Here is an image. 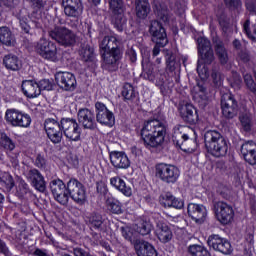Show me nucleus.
<instances>
[{
	"instance_id": "f257e3e1",
	"label": "nucleus",
	"mask_w": 256,
	"mask_h": 256,
	"mask_svg": "<svg viewBox=\"0 0 256 256\" xmlns=\"http://www.w3.org/2000/svg\"><path fill=\"white\" fill-rule=\"evenodd\" d=\"M50 191L60 205H67L69 197L77 203V205H85L87 202V194L85 186L77 178H70L65 185L61 179H55L50 182Z\"/></svg>"
},
{
	"instance_id": "f03ea898",
	"label": "nucleus",
	"mask_w": 256,
	"mask_h": 256,
	"mask_svg": "<svg viewBox=\"0 0 256 256\" xmlns=\"http://www.w3.org/2000/svg\"><path fill=\"white\" fill-rule=\"evenodd\" d=\"M153 11L157 17V20L150 22L149 33L152 37V41H161V45H167L169 40L167 39V32L163 23H169V9L167 5L154 0L152 3Z\"/></svg>"
},
{
	"instance_id": "7ed1b4c3",
	"label": "nucleus",
	"mask_w": 256,
	"mask_h": 256,
	"mask_svg": "<svg viewBox=\"0 0 256 256\" xmlns=\"http://www.w3.org/2000/svg\"><path fill=\"white\" fill-rule=\"evenodd\" d=\"M167 135L165 122L159 118L148 120L141 129V138L145 147H161Z\"/></svg>"
},
{
	"instance_id": "20e7f679",
	"label": "nucleus",
	"mask_w": 256,
	"mask_h": 256,
	"mask_svg": "<svg viewBox=\"0 0 256 256\" xmlns=\"http://www.w3.org/2000/svg\"><path fill=\"white\" fill-rule=\"evenodd\" d=\"M205 147L213 157H225L229 151V140L217 130H208L204 133Z\"/></svg>"
},
{
	"instance_id": "39448f33",
	"label": "nucleus",
	"mask_w": 256,
	"mask_h": 256,
	"mask_svg": "<svg viewBox=\"0 0 256 256\" xmlns=\"http://www.w3.org/2000/svg\"><path fill=\"white\" fill-rule=\"evenodd\" d=\"M48 35L63 47H73L77 43V34L65 26H55L48 31Z\"/></svg>"
},
{
	"instance_id": "423d86ee",
	"label": "nucleus",
	"mask_w": 256,
	"mask_h": 256,
	"mask_svg": "<svg viewBox=\"0 0 256 256\" xmlns=\"http://www.w3.org/2000/svg\"><path fill=\"white\" fill-rule=\"evenodd\" d=\"M110 13H111V23L117 29V31H123L127 19L123 14L125 11V4L123 0H108Z\"/></svg>"
},
{
	"instance_id": "0eeeda50",
	"label": "nucleus",
	"mask_w": 256,
	"mask_h": 256,
	"mask_svg": "<svg viewBox=\"0 0 256 256\" xmlns=\"http://www.w3.org/2000/svg\"><path fill=\"white\" fill-rule=\"evenodd\" d=\"M156 177L163 181V183L173 184L177 183L179 179V168L177 166L167 163H159L155 166Z\"/></svg>"
},
{
	"instance_id": "6e6552de",
	"label": "nucleus",
	"mask_w": 256,
	"mask_h": 256,
	"mask_svg": "<svg viewBox=\"0 0 256 256\" xmlns=\"http://www.w3.org/2000/svg\"><path fill=\"white\" fill-rule=\"evenodd\" d=\"M212 211L216 215L217 220L222 225H229L235 217V211H233V206L227 204L224 201H213Z\"/></svg>"
},
{
	"instance_id": "1a4fd4ad",
	"label": "nucleus",
	"mask_w": 256,
	"mask_h": 256,
	"mask_svg": "<svg viewBox=\"0 0 256 256\" xmlns=\"http://www.w3.org/2000/svg\"><path fill=\"white\" fill-rule=\"evenodd\" d=\"M185 129H188L184 126H180L174 129L172 135V141L176 147H179L185 153H189L195 149V140L189 137V134L185 133Z\"/></svg>"
},
{
	"instance_id": "9d476101",
	"label": "nucleus",
	"mask_w": 256,
	"mask_h": 256,
	"mask_svg": "<svg viewBox=\"0 0 256 256\" xmlns=\"http://www.w3.org/2000/svg\"><path fill=\"white\" fill-rule=\"evenodd\" d=\"M44 129L48 139H50L54 145H58V143L63 141V128L61 127V120L59 122L57 118H47L44 121Z\"/></svg>"
},
{
	"instance_id": "9b49d317",
	"label": "nucleus",
	"mask_w": 256,
	"mask_h": 256,
	"mask_svg": "<svg viewBox=\"0 0 256 256\" xmlns=\"http://www.w3.org/2000/svg\"><path fill=\"white\" fill-rule=\"evenodd\" d=\"M36 52L42 59H46L47 61H52L53 63L59 61V57L57 56V45L47 39L39 40L36 45Z\"/></svg>"
},
{
	"instance_id": "f8f14e48",
	"label": "nucleus",
	"mask_w": 256,
	"mask_h": 256,
	"mask_svg": "<svg viewBox=\"0 0 256 256\" xmlns=\"http://www.w3.org/2000/svg\"><path fill=\"white\" fill-rule=\"evenodd\" d=\"M62 133H64L66 139L70 141H81V126L77 123L76 119L73 118H62L61 119Z\"/></svg>"
},
{
	"instance_id": "ddd939ff",
	"label": "nucleus",
	"mask_w": 256,
	"mask_h": 256,
	"mask_svg": "<svg viewBox=\"0 0 256 256\" xmlns=\"http://www.w3.org/2000/svg\"><path fill=\"white\" fill-rule=\"evenodd\" d=\"M94 107L96 123L104 127H113L115 125V114L103 102H96Z\"/></svg>"
},
{
	"instance_id": "4468645a",
	"label": "nucleus",
	"mask_w": 256,
	"mask_h": 256,
	"mask_svg": "<svg viewBox=\"0 0 256 256\" xmlns=\"http://www.w3.org/2000/svg\"><path fill=\"white\" fill-rule=\"evenodd\" d=\"M103 67L106 71H117L119 69V61L123 59V50L101 51Z\"/></svg>"
},
{
	"instance_id": "2eb2a0df",
	"label": "nucleus",
	"mask_w": 256,
	"mask_h": 256,
	"mask_svg": "<svg viewBox=\"0 0 256 256\" xmlns=\"http://www.w3.org/2000/svg\"><path fill=\"white\" fill-rule=\"evenodd\" d=\"M5 119L13 127H29L31 125V116L15 109L6 110Z\"/></svg>"
},
{
	"instance_id": "dca6fc26",
	"label": "nucleus",
	"mask_w": 256,
	"mask_h": 256,
	"mask_svg": "<svg viewBox=\"0 0 256 256\" xmlns=\"http://www.w3.org/2000/svg\"><path fill=\"white\" fill-rule=\"evenodd\" d=\"M198 55L204 65H211L215 61V53L211 47V41L205 37L197 39Z\"/></svg>"
},
{
	"instance_id": "f3484780",
	"label": "nucleus",
	"mask_w": 256,
	"mask_h": 256,
	"mask_svg": "<svg viewBox=\"0 0 256 256\" xmlns=\"http://www.w3.org/2000/svg\"><path fill=\"white\" fill-rule=\"evenodd\" d=\"M221 109L222 115L226 119H233V117H236L237 111H239V106L237 104V100L233 97V94L226 93L222 96Z\"/></svg>"
},
{
	"instance_id": "a211bd4d",
	"label": "nucleus",
	"mask_w": 256,
	"mask_h": 256,
	"mask_svg": "<svg viewBox=\"0 0 256 256\" xmlns=\"http://www.w3.org/2000/svg\"><path fill=\"white\" fill-rule=\"evenodd\" d=\"M207 245L214 249V251H219L223 255H231L233 248L231 247V242L217 234H212L208 237Z\"/></svg>"
},
{
	"instance_id": "6ab92c4d",
	"label": "nucleus",
	"mask_w": 256,
	"mask_h": 256,
	"mask_svg": "<svg viewBox=\"0 0 256 256\" xmlns=\"http://www.w3.org/2000/svg\"><path fill=\"white\" fill-rule=\"evenodd\" d=\"M55 81L63 91H73L77 89V79L75 75L70 72H57L55 74Z\"/></svg>"
},
{
	"instance_id": "aec40b11",
	"label": "nucleus",
	"mask_w": 256,
	"mask_h": 256,
	"mask_svg": "<svg viewBox=\"0 0 256 256\" xmlns=\"http://www.w3.org/2000/svg\"><path fill=\"white\" fill-rule=\"evenodd\" d=\"M78 122L82 125L83 129H88L89 131H95L97 129V119L96 115L89 108H81L77 114Z\"/></svg>"
},
{
	"instance_id": "412c9836",
	"label": "nucleus",
	"mask_w": 256,
	"mask_h": 256,
	"mask_svg": "<svg viewBox=\"0 0 256 256\" xmlns=\"http://www.w3.org/2000/svg\"><path fill=\"white\" fill-rule=\"evenodd\" d=\"M26 179L30 181L31 185L40 193H45L47 184L45 183V177L36 168H30L25 173Z\"/></svg>"
},
{
	"instance_id": "4be33fe9",
	"label": "nucleus",
	"mask_w": 256,
	"mask_h": 256,
	"mask_svg": "<svg viewBox=\"0 0 256 256\" xmlns=\"http://www.w3.org/2000/svg\"><path fill=\"white\" fill-rule=\"evenodd\" d=\"M156 224V237L160 243H169L171 239H173V231H171V227L163 220L162 218L157 219L155 221Z\"/></svg>"
},
{
	"instance_id": "5701e85b",
	"label": "nucleus",
	"mask_w": 256,
	"mask_h": 256,
	"mask_svg": "<svg viewBox=\"0 0 256 256\" xmlns=\"http://www.w3.org/2000/svg\"><path fill=\"white\" fill-rule=\"evenodd\" d=\"M62 7L66 17L79 19L83 13V3H81V0H62Z\"/></svg>"
},
{
	"instance_id": "b1692460",
	"label": "nucleus",
	"mask_w": 256,
	"mask_h": 256,
	"mask_svg": "<svg viewBox=\"0 0 256 256\" xmlns=\"http://www.w3.org/2000/svg\"><path fill=\"white\" fill-rule=\"evenodd\" d=\"M166 71L169 75H174V80L179 83V74L177 71L181 69V62L177 60V55L171 50H165Z\"/></svg>"
},
{
	"instance_id": "393cba45",
	"label": "nucleus",
	"mask_w": 256,
	"mask_h": 256,
	"mask_svg": "<svg viewBox=\"0 0 256 256\" xmlns=\"http://www.w3.org/2000/svg\"><path fill=\"white\" fill-rule=\"evenodd\" d=\"M109 157L110 163L115 169H129L131 167V160L123 151H112Z\"/></svg>"
},
{
	"instance_id": "a878e982",
	"label": "nucleus",
	"mask_w": 256,
	"mask_h": 256,
	"mask_svg": "<svg viewBox=\"0 0 256 256\" xmlns=\"http://www.w3.org/2000/svg\"><path fill=\"white\" fill-rule=\"evenodd\" d=\"M188 215L196 223H205L207 219V208L201 204L190 203L188 204Z\"/></svg>"
},
{
	"instance_id": "bb28decb",
	"label": "nucleus",
	"mask_w": 256,
	"mask_h": 256,
	"mask_svg": "<svg viewBox=\"0 0 256 256\" xmlns=\"http://www.w3.org/2000/svg\"><path fill=\"white\" fill-rule=\"evenodd\" d=\"M178 111L185 123L195 125L197 121H199V114H197V109H195L191 104L179 106Z\"/></svg>"
},
{
	"instance_id": "cd10ccee",
	"label": "nucleus",
	"mask_w": 256,
	"mask_h": 256,
	"mask_svg": "<svg viewBox=\"0 0 256 256\" xmlns=\"http://www.w3.org/2000/svg\"><path fill=\"white\" fill-rule=\"evenodd\" d=\"M17 19L19 21V25L26 35H32L33 28L39 29L40 24L37 21L29 20V15L25 14V11H20L17 15Z\"/></svg>"
},
{
	"instance_id": "c85d7f7f",
	"label": "nucleus",
	"mask_w": 256,
	"mask_h": 256,
	"mask_svg": "<svg viewBox=\"0 0 256 256\" xmlns=\"http://www.w3.org/2000/svg\"><path fill=\"white\" fill-rule=\"evenodd\" d=\"M22 93L28 99H35V97H39L40 88L35 80H23L22 81Z\"/></svg>"
},
{
	"instance_id": "c756f323",
	"label": "nucleus",
	"mask_w": 256,
	"mask_h": 256,
	"mask_svg": "<svg viewBox=\"0 0 256 256\" xmlns=\"http://www.w3.org/2000/svg\"><path fill=\"white\" fill-rule=\"evenodd\" d=\"M134 249L138 256H157L155 246L147 241H136Z\"/></svg>"
},
{
	"instance_id": "7c9ffc66",
	"label": "nucleus",
	"mask_w": 256,
	"mask_h": 256,
	"mask_svg": "<svg viewBox=\"0 0 256 256\" xmlns=\"http://www.w3.org/2000/svg\"><path fill=\"white\" fill-rule=\"evenodd\" d=\"M100 53L101 51H121L119 46V40L115 36H105L99 43Z\"/></svg>"
},
{
	"instance_id": "2f4dec72",
	"label": "nucleus",
	"mask_w": 256,
	"mask_h": 256,
	"mask_svg": "<svg viewBox=\"0 0 256 256\" xmlns=\"http://www.w3.org/2000/svg\"><path fill=\"white\" fill-rule=\"evenodd\" d=\"M85 221L86 225H88L90 229H94L95 231H103V223L105 220L98 212H92L87 215Z\"/></svg>"
},
{
	"instance_id": "473e14b6",
	"label": "nucleus",
	"mask_w": 256,
	"mask_h": 256,
	"mask_svg": "<svg viewBox=\"0 0 256 256\" xmlns=\"http://www.w3.org/2000/svg\"><path fill=\"white\" fill-rule=\"evenodd\" d=\"M110 184L112 187H115V189L120 191V193H123L125 197H131V195H133V189L125 183L124 179L113 177L110 179Z\"/></svg>"
},
{
	"instance_id": "72a5a7b5",
	"label": "nucleus",
	"mask_w": 256,
	"mask_h": 256,
	"mask_svg": "<svg viewBox=\"0 0 256 256\" xmlns=\"http://www.w3.org/2000/svg\"><path fill=\"white\" fill-rule=\"evenodd\" d=\"M141 77L147 81H155V65L149 61V58L142 59Z\"/></svg>"
},
{
	"instance_id": "f704fd0d",
	"label": "nucleus",
	"mask_w": 256,
	"mask_h": 256,
	"mask_svg": "<svg viewBox=\"0 0 256 256\" xmlns=\"http://www.w3.org/2000/svg\"><path fill=\"white\" fill-rule=\"evenodd\" d=\"M215 53L221 63V65H227L229 61V54L225 48V44L221 40H214Z\"/></svg>"
},
{
	"instance_id": "c9c22d12",
	"label": "nucleus",
	"mask_w": 256,
	"mask_h": 256,
	"mask_svg": "<svg viewBox=\"0 0 256 256\" xmlns=\"http://www.w3.org/2000/svg\"><path fill=\"white\" fill-rule=\"evenodd\" d=\"M106 207L113 215H123V204L113 196L106 197Z\"/></svg>"
},
{
	"instance_id": "e433bc0d",
	"label": "nucleus",
	"mask_w": 256,
	"mask_h": 256,
	"mask_svg": "<svg viewBox=\"0 0 256 256\" xmlns=\"http://www.w3.org/2000/svg\"><path fill=\"white\" fill-rule=\"evenodd\" d=\"M3 63L6 69H9L10 71H19V69L23 67L19 57L15 54H8L4 56Z\"/></svg>"
},
{
	"instance_id": "4c0bfd02",
	"label": "nucleus",
	"mask_w": 256,
	"mask_h": 256,
	"mask_svg": "<svg viewBox=\"0 0 256 256\" xmlns=\"http://www.w3.org/2000/svg\"><path fill=\"white\" fill-rule=\"evenodd\" d=\"M162 205L164 207H173L174 209H183V207H185V202L172 194L167 193L162 199Z\"/></svg>"
},
{
	"instance_id": "58836bf2",
	"label": "nucleus",
	"mask_w": 256,
	"mask_h": 256,
	"mask_svg": "<svg viewBox=\"0 0 256 256\" xmlns=\"http://www.w3.org/2000/svg\"><path fill=\"white\" fill-rule=\"evenodd\" d=\"M136 15L139 19H146L147 15L151 12L149 0H136Z\"/></svg>"
},
{
	"instance_id": "ea45409f",
	"label": "nucleus",
	"mask_w": 256,
	"mask_h": 256,
	"mask_svg": "<svg viewBox=\"0 0 256 256\" xmlns=\"http://www.w3.org/2000/svg\"><path fill=\"white\" fill-rule=\"evenodd\" d=\"M80 57L85 63H93L95 61V48L89 44H83L80 49Z\"/></svg>"
},
{
	"instance_id": "a19ab883",
	"label": "nucleus",
	"mask_w": 256,
	"mask_h": 256,
	"mask_svg": "<svg viewBox=\"0 0 256 256\" xmlns=\"http://www.w3.org/2000/svg\"><path fill=\"white\" fill-rule=\"evenodd\" d=\"M0 43L8 47L15 44V36L9 27H0Z\"/></svg>"
},
{
	"instance_id": "79ce46f5",
	"label": "nucleus",
	"mask_w": 256,
	"mask_h": 256,
	"mask_svg": "<svg viewBox=\"0 0 256 256\" xmlns=\"http://www.w3.org/2000/svg\"><path fill=\"white\" fill-rule=\"evenodd\" d=\"M135 231L145 237V235H150L153 231V224L149 220L141 219L135 227Z\"/></svg>"
},
{
	"instance_id": "37998d69",
	"label": "nucleus",
	"mask_w": 256,
	"mask_h": 256,
	"mask_svg": "<svg viewBox=\"0 0 256 256\" xmlns=\"http://www.w3.org/2000/svg\"><path fill=\"white\" fill-rule=\"evenodd\" d=\"M187 251L190 256H211V252L205 246L199 244L188 246Z\"/></svg>"
},
{
	"instance_id": "c03bdc74",
	"label": "nucleus",
	"mask_w": 256,
	"mask_h": 256,
	"mask_svg": "<svg viewBox=\"0 0 256 256\" xmlns=\"http://www.w3.org/2000/svg\"><path fill=\"white\" fill-rule=\"evenodd\" d=\"M122 97H124L125 101H133L137 97L135 87L130 83H125L122 87Z\"/></svg>"
},
{
	"instance_id": "a18cd8bd",
	"label": "nucleus",
	"mask_w": 256,
	"mask_h": 256,
	"mask_svg": "<svg viewBox=\"0 0 256 256\" xmlns=\"http://www.w3.org/2000/svg\"><path fill=\"white\" fill-rule=\"evenodd\" d=\"M28 193H31L29 184H27V182H25V180L23 179L19 180L17 190H16L17 197L22 199V197H25V195H28Z\"/></svg>"
},
{
	"instance_id": "49530a36",
	"label": "nucleus",
	"mask_w": 256,
	"mask_h": 256,
	"mask_svg": "<svg viewBox=\"0 0 256 256\" xmlns=\"http://www.w3.org/2000/svg\"><path fill=\"white\" fill-rule=\"evenodd\" d=\"M0 145L7 151H13V149H15V143L13 140L3 132L0 133Z\"/></svg>"
},
{
	"instance_id": "de8ad7c7",
	"label": "nucleus",
	"mask_w": 256,
	"mask_h": 256,
	"mask_svg": "<svg viewBox=\"0 0 256 256\" xmlns=\"http://www.w3.org/2000/svg\"><path fill=\"white\" fill-rule=\"evenodd\" d=\"M250 26H251V21L248 19L244 22V25H243L244 33H246L249 39H251L252 41H256V25L252 26V30Z\"/></svg>"
},
{
	"instance_id": "09e8293b",
	"label": "nucleus",
	"mask_w": 256,
	"mask_h": 256,
	"mask_svg": "<svg viewBox=\"0 0 256 256\" xmlns=\"http://www.w3.org/2000/svg\"><path fill=\"white\" fill-rule=\"evenodd\" d=\"M30 7L34 9V11H43L45 9V5H47V1L45 0H27Z\"/></svg>"
},
{
	"instance_id": "8fccbe9b",
	"label": "nucleus",
	"mask_w": 256,
	"mask_h": 256,
	"mask_svg": "<svg viewBox=\"0 0 256 256\" xmlns=\"http://www.w3.org/2000/svg\"><path fill=\"white\" fill-rule=\"evenodd\" d=\"M120 233L126 241H129L130 243L133 241V229L131 227L129 226L120 227Z\"/></svg>"
},
{
	"instance_id": "3c124183",
	"label": "nucleus",
	"mask_w": 256,
	"mask_h": 256,
	"mask_svg": "<svg viewBox=\"0 0 256 256\" xmlns=\"http://www.w3.org/2000/svg\"><path fill=\"white\" fill-rule=\"evenodd\" d=\"M2 183L6 185L7 191H11L15 187V180H13V176L9 173H5L2 176Z\"/></svg>"
},
{
	"instance_id": "603ef678",
	"label": "nucleus",
	"mask_w": 256,
	"mask_h": 256,
	"mask_svg": "<svg viewBox=\"0 0 256 256\" xmlns=\"http://www.w3.org/2000/svg\"><path fill=\"white\" fill-rule=\"evenodd\" d=\"M211 77H212L214 85L216 87H219L221 85L222 81H223V78L221 77V72H219L218 67H213L212 68Z\"/></svg>"
},
{
	"instance_id": "864d4df0",
	"label": "nucleus",
	"mask_w": 256,
	"mask_h": 256,
	"mask_svg": "<svg viewBox=\"0 0 256 256\" xmlns=\"http://www.w3.org/2000/svg\"><path fill=\"white\" fill-rule=\"evenodd\" d=\"M34 165L38 169H47V159L43 154H37L34 160Z\"/></svg>"
},
{
	"instance_id": "5fc2aeb1",
	"label": "nucleus",
	"mask_w": 256,
	"mask_h": 256,
	"mask_svg": "<svg viewBox=\"0 0 256 256\" xmlns=\"http://www.w3.org/2000/svg\"><path fill=\"white\" fill-rule=\"evenodd\" d=\"M38 89H40V94L41 91H52L53 82H51L49 79L40 80L38 83Z\"/></svg>"
},
{
	"instance_id": "6e6d98bb",
	"label": "nucleus",
	"mask_w": 256,
	"mask_h": 256,
	"mask_svg": "<svg viewBox=\"0 0 256 256\" xmlns=\"http://www.w3.org/2000/svg\"><path fill=\"white\" fill-rule=\"evenodd\" d=\"M244 81L248 89H250V91L256 95V84L253 80V76H251V74H245Z\"/></svg>"
},
{
	"instance_id": "4d7b16f0",
	"label": "nucleus",
	"mask_w": 256,
	"mask_h": 256,
	"mask_svg": "<svg viewBox=\"0 0 256 256\" xmlns=\"http://www.w3.org/2000/svg\"><path fill=\"white\" fill-rule=\"evenodd\" d=\"M255 151V143L253 142H245L241 146L242 155H249V153H253Z\"/></svg>"
},
{
	"instance_id": "13d9d810",
	"label": "nucleus",
	"mask_w": 256,
	"mask_h": 256,
	"mask_svg": "<svg viewBox=\"0 0 256 256\" xmlns=\"http://www.w3.org/2000/svg\"><path fill=\"white\" fill-rule=\"evenodd\" d=\"M239 119L245 131H249L251 129V118L249 117V115L243 114L239 117Z\"/></svg>"
},
{
	"instance_id": "bf43d9fd",
	"label": "nucleus",
	"mask_w": 256,
	"mask_h": 256,
	"mask_svg": "<svg viewBox=\"0 0 256 256\" xmlns=\"http://www.w3.org/2000/svg\"><path fill=\"white\" fill-rule=\"evenodd\" d=\"M96 191L99 193V195H103L104 197H107V193H109V189H107V185L103 182H97L96 184Z\"/></svg>"
},
{
	"instance_id": "052dcab7",
	"label": "nucleus",
	"mask_w": 256,
	"mask_h": 256,
	"mask_svg": "<svg viewBox=\"0 0 256 256\" xmlns=\"http://www.w3.org/2000/svg\"><path fill=\"white\" fill-rule=\"evenodd\" d=\"M238 58L243 63H249L251 61V55L249 54V52L247 50H240L238 52Z\"/></svg>"
},
{
	"instance_id": "680f3d73",
	"label": "nucleus",
	"mask_w": 256,
	"mask_h": 256,
	"mask_svg": "<svg viewBox=\"0 0 256 256\" xmlns=\"http://www.w3.org/2000/svg\"><path fill=\"white\" fill-rule=\"evenodd\" d=\"M243 157L245 159V162L249 163V165H256V150L249 154H244Z\"/></svg>"
},
{
	"instance_id": "e2e57ef3",
	"label": "nucleus",
	"mask_w": 256,
	"mask_h": 256,
	"mask_svg": "<svg viewBox=\"0 0 256 256\" xmlns=\"http://www.w3.org/2000/svg\"><path fill=\"white\" fill-rule=\"evenodd\" d=\"M155 43V46L152 50V57H157L159 53H161V48L165 47V45L161 44V41H153Z\"/></svg>"
},
{
	"instance_id": "0e129e2a",
	"label": "nucleus",
	"mask_w": 256,
	"mask_h": 256,
	"mask_svg": "<svg viewBox=\"0 0 256 256\" xmlns=\"http://www.w3.org/2000/svg\"><path fill=\"white\" fill-rule=\"evenodd\" d=\"M126 55H128L131 63H135V61H137V52L134 48L128 49Z\"/></svg>"
},
{
	"instance_id": "69168bd1",
	"label": "nucleus",
	"mask_w": 256,
	"mask_h": 256,
	"mask_svg": "<svg viewBox=\"0 0 256 256\" xmlns=\"http://www.w3.org/2000/svg\"><path fill=\"white\" fill-rule=\"evenodd\" d=\"M33 255L34 256H51L49 255V251L47 249H40V248H36Z\"/></svg>"
},
{
	"instance_id": "338daca9",
	"label": "nucleus",
	"mask_w": 256,
	"mask_h": 256,
	"mask_svg": "<svg viewBox=\"0 0 256 256\" xmlns=\"http://www.w3.org/2000/svg\"><path fill=\"white\" fill-rule=\"evenodd\" d=\"M220 197H222V199H230L231 190L228 188H223V190L220 191Z\"/></svg>"
},
{
	"instance_id": "774afa93",
	"label": "nucleus",
	"mask_w": 256,
	"mask_h": 256,
	"mask_svg": "<svg viewBox=\"0 0 256 256\" xmlns=\"http://www.w3.org/2000/svg\"><path fill=\"white\" fill-rule=\"evenodd\" d=\"M197 73L200 77H203V75H207V68H205V65H200L198 62Z\"/></svg>"
}]
</instances>
